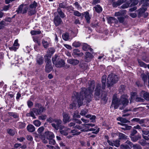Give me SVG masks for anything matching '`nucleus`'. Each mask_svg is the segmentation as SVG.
<instances>
[{"mask_svg":"<svg viewBox=\"0 0 149 149\" xmlns=\"http://www.w3.org/2000/svg\"><path fill=\"white\" fill-rule=\"evenodd\" d=\"M89 87L88 89L85 88H82L79 95L78 93L74 92L72 96V100L74 101L75 99L77 100L79 107L82 105L83 101L84 100V96L85 99L88 102L91 100L93 96L92 92L94 88L95 81H92L89 82Z\"/></svg>","mask_w":149,"mask_h":149,"instance_id":"nucleus-1","label":"nucleus"},{"mask_svg":"<svg viewBox=\"0 0 149 149\" xmlns=\"http://www.w3.org/2000/svg\"><path fill=\"white\" fill-rule=\"evenodd\" d=\"M129 103L127 96L125 95H122L120 99L118 98L115 95H113L112 104L111 107H114L115 109H117L120 105L123 106L120 108V109H122L124 108Z\"/></svg>","mask_w":149,"mask_h":149,"instance_id":"nucleus-2","label":"nucleus"},{"mask_svg":"<svg viewBox=\"0 0 149 149\" xmlns=\"http://www.w3.org/2000/svg\"><path fill=\"white\" fill-rule=\"evenodd\" d=\"M45 108L42 106L40 104L36 103L35 104V108L32 109V111H31L29 113L27 114V116L30 115V116L33 118H36L34 113L36 115H40L45 110Z\"/></svg>","mask_w":149,"mask_h":149,"instance_id":"nucleus-3","label":"nucleus"},{"mask_svg":"<svg viewBox=\"0 0 149 149\" xmlns=\"http://www.w3.org/2000/svg\"><path fill=\"white\" fill-rule=\"evenodd\" d=\"M107 76L106 75H103L102 78V87L101 89V85L98 84L95 90L94 94L96 100H98L100 98V92L103 89H104L105 88V83L106 82Z\"/></svg>","mask_w":149,"mask_h":149,"instance_id":"nucleus-4","label":"nucleus"},{"mask_svg":"<svg viewBox=\"0 0 149 149\" xmlns=\"http://www.w3.org/2000/svg\"><path fill=\"white\" fill-rule=\"evenodd\" d=\"M118 80V78L117 75L113 74H109L107 78V86L109 87L113 85L117 82Z\"/></svg>","mask_w":149,"mask_h":149,"instance_id":"nucleus-5","label":"nucleus"},{"mask_svg":"<svg viewBox=\"0 0 149 149\" xmlns=\"http://www.w3.org/2000/svg\"><path fill=\"white\" fill-rule=\"evenodd\" d=\"M54 122L55 123H52V125L56 130H58L64 128V126L62 125V121L60 119H54Z\"/></svg>","mask_w":149,"mask_h":149,"instance_id":"nucleus-6","label":"nucleus"},{"mask_svg":"<svg viewBox=\"0 0 149 149\" xmlns=\"http://www.w3.org/2000/svg\"><path fill=\"white\" fill-rule=\"evenodd\" d=\"M65 64L64 61L62 59H58V60L56 62L55 65L57 68H61L64 66Z\"/></svg>","mask_w":149,"mask_h":149,"instance_id":"nucleus-7","label":"nucleus"},{"mask_svg":"<svg viewBox=\"0 0 149 149\" xmlns=\"http://www.w3.org/2000/svg\"><path fill=\"white\" fill-rule=\"evenodd\" d=\"M93 58V55L89 52H86L85 53V61L86 62H89Z\"/></svg>","mask_w":149,"mask_h":149,"instance_id":"nucleus-8","label":"nucleus"},{"mask_svg":"<svg viewBox=\"0 0 149 149\" xmlns=\"http://www.w3.org/2000/svg\"><path fill=\"white\" fill-rule=\"evenodd\" d=\"M83 127H84V129L81 130V132H85L90 131V127H93L94 126V124H84L82 125Z\"/></svg>","mask_w":149,"mask_h":149,"instance_id":"nucleus-9","label":"nucleus"},{"mask_svg":"<svg viewBox=\"0 0 149 149\" xmlns=\"http://www.w3.org/2000/svg\"><path fill=\"white\" fill-rule=\"evenodd\" d=\"M63 120L65 124L70 120V116L66 113L63 112Z\"/></svg>","mask_w":149,"mask_h":149,"instance_id":"nucleus-10","label":"nucleus"},{"mask_svg":"<svg viewBox=\"0 0 149 149\" xmlns=\"http://www.w3.org/2000/svg\"><path fill=\"white\" fill-rule=\"evenodd\" d=\"M140 95L143 97L145 100L149 101V93L144 91H142L140 92Z\"/></svg>","mask_w":149,"mask_h":149,"instance_id":"nucleus-11","label":"nucleus"},{"mask_svg":"<svg viewBox=\"0 0 149 149\" xmlns=\"http://www.w3.org/2000/svg\"><path fill=\"white\" fill-rule=\"evenodd\" d=\"M72 54L74 56H81L84 54L82 52H80L78 49H76L73 50Z\"/></svg>","mask_w":149,"mask_h":149,"instance_id":"nucleus-12","label":"nucleus"},{"mask_svg":"<svg viewBox=\"0 0 149 149\" xmlns=\"http://www.w3.org/2000/svg\"><path fill=\"white\" fill-rule=\"evenodd\" d=\"M60 133L65 136H67L68 135V133L67 131L70 129L68 127H65L64 126L63 128L61 129H60Z\"/></svg>","mask_w":149,"mask_h":149,"instance_id":"nucleus-13","label":"nucleus"},{"mask_svg":"<svg viewBox=\"0 0 149 149\" xmlns=\"http://www.w3.org/2000/svg\"><path fill=\"white\" fill-rule=\"evenodd\" d=\"M119 142L120 141L118 140L113 141V143L110 141L109 140L108 141V143L110 145L112 146H115L117 147H119L120 145V144Z\"/></svg>","mask_w":149,"mask_h":149,"instance_id":"nucleus-14","label":"nucleus"},{"mask_svg":"<svg viewBox=\"0 0 149 149\" xmlns=\"http://www.w3.org/2000/svg\"><path fill=\"white\" fill-rule=\"evenodd\" d=\"M62 21L61 19L58 16L55 17L54 20V22L56 26H58L60 24Z\"/></svg>","mask_w":149,"mask_h":149,"instance_id":"nucleus-15","label":"nucleus"},{"mask_svg":"<svg viewBox=\"0 0 149 149\" xmlns=\"http://www.w3.org/2000/svg\"><path fill=\"white\" fill-rule=\"evenodd\" d=\"M107 22L109 24H111L112 23H114L117 24L118 22L117 20L113 17H110L107 18Z\"/></svg>","mask_w":149,"mask_h":149,"instance_id":"nucleus-16","label":"nucleus"},{"mask_svg":"<svg viewBox=\"0 0 149 149\" xmlns=\"http://www.w3.org/2000/svg\"><path fill=\"white\" fill-rule=\"evenodd\" d=\"M68 62L70 64L74 65H75L78 64L79 63V61L77 59H74L73 58L69 59L68 60Z\"/></svg>","mask_w":149,"mask_h":149,"instance_id":"nucleus-17","label":"nucleus"},{"mask_svg":"<svg viewBox=\"0 0 149 149\" xmlns=\"http://www.w3.org/2000/svg\"><path fill=\"white\" fill-rule=\"evenodd\" d=\"M85 18L86 21L87 22L89 23H90V20L91 18V16L90 15L89 13L86 11L84 13Z\"/></svg>","mask_w":149,"mask_h":149,"instance_id":"nucleus-18","label":"nucleus"},{"mask_svg":"<svg viewBox=\"0 0 149 149\" xmlns=\"http://www.w3.org/2000/svg\"><path fill=\"white\" fill-rule=\"evenodd\" d=\"M82 48L84 51L89 50L91 52H92L93 51V49L90 48L89 46L86 43H84L83 45Z\"/></svg>","mask_w":149,"mask_h":149,"instance_id":"nucleus-19","label":"nucleus"},{"mask_svg":"<svg viewBox=\"0 0 149 149\" xmlns=\"http://www.w3.org/2000/svg\"><path fill=\"white\" fill-rule=\"evenodd\" d=\"M43 57L41 56H38L36 58V63L39 65H41L43 63Z\"/></svg>","mask_w":149,"mask_h":149,"instance_id":"nucleus-20","label":"nucleus"},{"mask_svg":"<svg viewBox=\"0 0 149 149\" xmlns=\"http://www.w3.org/2000/svg\"><path fill=\"white\" fill-rule=\"evenodd\" d=\"M131 140L133 142H136L141 138V136L139 135L136 136H131L130 137Z\"/></svg>","mask_w":149,"mask_h":149,"instance_id":"nucleus-21","label":"nucleus"},{"mask_svg":"<svg viewBox=\"0 0 149 149\" xmlns=\"http://www.w3.org/2000/svg\"><path fill=\"white\" fill-rule=\"evenodd\" d=\"M149 72H147L146 74L144 73L141 74V78L142 80L143 81L144 83H146L147 82V79L148 78L147 74Z\"/></svg>","mask_w":149,"mask_h":149,"instance_id":"nucleus-22","label":"nucleus"},{"mask_svg":"<svg viewBox=\"0 0 149 149\" xmlns=\"http://www.w3.org/2000/svg\"><path fill=\"white\" fill-rule=\"evenodd\" d=\"M95 11L97 13H101L102 10V7L99 5H97L93 7Z\"/></svg>","mask_w":149,"mask_h":149,"instance_id":"nucleus-23","label":"nucleus"},{"mask_svg":"<svg viewBox=\"0 0 149 149\" xmlns=\"http://www.w3.org/2000/svg\"><path fill=\"white\" fill-rule=\"evenodd\" d=\"M28 10V14L31 16L35 14L36 12V9L33 8H29Z\"/></svg>","mask_w":149,"mask_h":149,"instance_id":"nucleus-24","label":"nucleus"},{"mask_svg":"<svg viewBox=\"0 0 149 149\" xmlns=\"http://www.w3.org/2000/svg\"><path fill=\"white\" fill-rule=\"evenodd\" d=\"M17 127L19 129H22L25 127L26 124L24 122H19L16 124Z\"/></svg>","mask_w":149,"mask_h":149,"instance_id":"nucleus-25","label":"nucleus"},{"mask_svg":"<svg viewBox=\"0 0 149 149\" xmlns=\"http://www.w3.org/2000/svg\"><path fill=\"white\" fill-rule=\"evenodd\" d=\"M125 1V0H118L117 2H114L113 3V7H117L122 4Z\"/></svg>","mask_w":149,"mask_h":149,"instance_id":"nucleus-26","label":"nucleus"},{"mask_svg":"<svg viewBox=\"0 0 149 149\" xmlns=\"http://www.w3.org/2000/svg\"><path fill=\"white\" fill-rule=\"evenodd\" d=\"M27 130L30 132H33L35 131V127L32 125H29L27 127Z\"/></svg>","mask_w":149,"mask_h":149,"instance_id":"nucleus-27","label":"nucleus"},{"mask_svg":"<svg viewBox=\"0 0 149 149\" xmlns=\"http://www.w3.org/2000/svg\"><path fill=\"white\" fill-rule=\"evenodd\" d=\"M57 10V12L60 16L62 18H64L65 16V15L62 11L61 9L60 8H58Z\"/></svg>","mask_w":149,"mask_h":149,"instance_id":"nucleus-28","label":"nucleus"},{"mask_svg":"<svg viewBox=\"0 0 149 149\" xmlns=\"http://www.w3.org/2000/svg\"><path fill=\"white\" fill-rule=\"evenodd\" d=\"M52 65H46L45 67V71L47 73L50 72L52 70Z\"/></svg>","mask_w":149,"mask_h":149,"instance_id":"nucleus-29","label":"nucleus"},{"mask_svg":"<svg viewBox=\"0 0 149 149\" xmlns=\"http://www.w3.org/2000/svg\"><path fill=\"white\" fill-rule=\"evenodd\" d=\"M146 9L145 8H141L138 10V12L139 14V17L143 15V14L145 13V11L146 10Z\"/></svg>","mask_w":149,"mask_h":149,"instance_id":"nucleus-30","label":"nucleus"},{"mask_svg":"<svg viewBox=\"0 0 149 149\" xmlns=\"http://www.w3.org/2000/svg\"><path fill=\"white\" fill-rule=\"evenodd\" d=\"M62 38L65 41L68 40L69 39V34L68 33H63L62 35Z\"/></svg>","mask_w":149,"mask_h":149,"instance_id":"nucleus-31","label":"nucleus"},{"mask_svg":"<svg viewBox=\"0 0 149 149\" xmlns=\"http://www.w3.org/2000/svg\"><path fill=\"white\" fill-rule=\"evenodd\" d=\"M117 120L118 121H120L121 123H126L130 122V121L125 118L122 117H118L117 118Z\"/></svg>","mask_w":149,"mask_h":149,"instance_id":"nucleus-32","label":"nucleus"},{"mask_svg":"<svg viewBox=\"0 0 149 149\" xmlns=\"http://www.w3.org/2000/svg\"><path fill=\"white\" fill-rule=\"evenodd\" d=\"M58 6L59 8L66 9L67 8V6L66 4V2H63L59 4Z\"/></svg>","mask_w":149,"mask_h":149,"instance_id":"nucleus-33","label":"nucleus"},{"mask_svg":"<svg viewBox=\"0 0 149 149\" xmlns=\"http://www.w3.org/2000/svg\"><path fill=\"white\" fill-rule=\"evenodd\" d=\"M118 124L122 125H124V127H123L122 128V129H123L124 130H130L132 127L131 126H128L124 124L123 123H121L119 122H118Z\"/></svg>","mask_w":149,"mask_h":149,"instance_id":"nucleus-34","label":"nucleus"},{"mask_svg":"<svg viewBox=\"0 0 149 149\" xmlns=\"http://www.w3.org/2000/svg\"><path fill=\"white\" fill-rule=\"evenodd\" d=\"M37 6V3L35 1H34L33 2L31 3L29 6V8L36 9Z\"/></svg>","mask_w":149,"mask_h":149,"instance_id":"nucleus-35","label":"nucleus"},{"mask_svg":"<svg viewBox=\"0 0 149 149\" xmlns=\"http://www.w3.org/2000/svg\"><path fill=\"white\" fill-rule=\"evenodd\" d=\"M47 134V137L49 139L54 138L55 136L53 132H48L46 133Z\"/></svg>","mask_w":149,"mask_h":149,"instance_id":"nucleus-36","label":"nucleus"},{"mask_svg":"<svg viewBox=\"0 0 149 149\" xmlns=\"http://www.w3.org/2000/svg\"><path fill=\"white\" fill-rule=\"evenodd\" d=\"M81 132H78L76 129H74L72 130L70 133L72 134L73 135H79Z\"/></svg>","mask_w":149,"mask_h":149,"instance_id":"nucleus-37","label":"nucleus"},{"mask_svg":"<svg viewBox=\"0 0 149 149\" xmlns=\"http://www.w3.org/2000/svg\"><path fill=\"white\" fill-rule=\"evenodd\" d=\"M90 131H93V133L94 134H97L99 131V129L98 128H91L89 130Z\"/></svg>","mask_w":149,"mask_h":149,"instance_id":"nucleus-38","label":"nucleus"},{"mask_svg":"<svg viewBox=\"0 0 149 149\" xmlns=\"http://www.w3.org/2000/svg\"><path fill=\"white\" fill-rule=\"evenodd\" d=\"M138 63L141 67L146 68V64L139 59L138 60Z\"/></svg>","mask_w":149,"mask_h":149,"instance_id":"nucleus-39","label":"nucleus"},{"mask_svg":"<svg viewBox=\"0 0 149 149\" xmlns=\"http://www.w3.org/2000/svg\"><path fill=\"white\" fill-rule=\"evenodd\" d=\"M119 136L120 139H127V136L122 133H119Z\"/></svg>","mask_w":149,"mask_h":149,"instance_id":"nucleus-40","label":"nucleus"},{"mask_svg":"<svg viewBox=\"0 0 149 149\" xmlns=\"http://www.w3.org/2000/svg\"><path fill=\"white\" fill-rule=\"evenodd\" d=\"M8 114L10 116H12L15 118H18L19 116L17 113H16L9 112Z\"/></svg>","mask_w":149,"mask_h":149,"instance_id":"nucleus-41","label":"nucleus"},{"mask_svg":"<svg viewBox=\"0 0 149 149\" xmlns=\"http://www.w3.org/2000/svg\"><path fill=\"white\" fill-rule=\"evenodd\" d=\"M58 59H60L58 55H55L52 58V61L53 63L55 65L56 62L58 60Z\"/></svg>","mask_w":149,"mask_h":149,"instance_id":"nucleus-42","label":"nucleus"},{"mask_svg":"<svg viewBox=\"0 0 149 149\" xmlns=\"http://www.w3.org/2000/svg\"><path fill=\"white\" fill-rule=\"evenodd\" d=\"M86 118H89L93 122H94L95 121V119L96 118V116H92L91 115H88L86 116Z\"/></svg>","mask_w":149,"mask_h":149,"instance_id":"nucleus-43","label":"nucleus"},{"mask_svg":"<svg viewBox=\"0 0 149 149\" xmlns=\"http://www.w3.org/2000/svg\"><path fill=\"white\" fill-rule=\"evenodd\" d=\"M81 45V43L79 41H74L72 44V45L75 47H79Z\"/></svg>","mask_w":149,"mask_h":149,"instance_id":"nucleus-44","label":"nucleus"},{"mask_svg":"<svg viewBox=\"0 0 149 149\" xmlns=\"http://www.w3.org/2000/svg\"><path fill=\"white\" fill-rule=\"evenodd\" d=\"M41 32L40 31H31V33L32 35L39 34L41 33Z\"/></svg>","mask_w":149,"mask_h":149,"instance_id":"nucleus-45","label":"nucleus"},{"mask_svg":"<svg viewBox=\"0 0 149 149\" xmlns=\"http://www.w3.org/2000/svg\"><path fill=\"white\" fill-rule=\"evenodd\" d=\"M120 149H130L129 146L127 145L122 144L120 146Z\"/></svg>","mask_w":149,"mask_h":149,"instance_id":"nucleus-46","label":"nucleus"},{"mask_svg":"<svg viewBox=\"0 0 149 149\" xmlns=\"http://www.w3.org/2000/svg\"><path fill=\"white\" fill-rule=\"evenodd\" d=\"M23 7V5H20L18 8V10L16 11L18 13H22V12Z\"/></svg>","mask_w":149,"mask_h":149,"instance_id":"nucleus-47","label":"nucleus"},{"mask_svg":"<svg viewBox=\"0 0 149 149\" xmlns=\"http://www.w3.org/2000/svg\"><path fill=\"white\" fill-rule=\"evenodd\" d=\"M131 2L132 3L130 6H135L138 3V0H130Z\"/></svg>","mask_w":149,"mask_h":149,"instance_id":"nucleus-48","label":"nucleus"},{"mask_svg":"<svg viewBox=\"0 0 149 149\" xmlns=\"http://www.w3.org/2000/svg\"><path fill=\"white\" fill-rule=\"evenodd\" d=\"M34 124L36 126L39 127L41 125V122L38 120H36L33 122Z\"/></svg>","mask_w":149,"mask_h":149,"instance_id":"nucleus-49","label":"nucleus"},{"mask_svg":"<svg viewBox=\"0 0 149 149\" xmlns=\"http://www.w3.org/2000/svg\"><path fill=\"white\" fill-rule=\"evenodd\" d=\"M42 43L43 46L45 48H47L49 45V43L47 41L45 40H43L42 41Z\"/></svg>","mask_w":149,"mask_h":149,"instance_id":"nucleus-50","label":"nucleus"},{"mask_svg":"<svg viewBox=\"0 0 149 149\" xmlns=\"http://www.w3.org/2000/svg\"><path fill=\"white\" fill-rule=\"evenodd\" d=\"M69 107L70 109H75L76 108V104L74 102H73L70 105Z\"/></svg>","mask_w":149,"mask_h":149,"instance_id":"nucleus-51","label":"nucleus"},{"mask_svg":"<svg viewBox=\"0 0 149 149\" xmlns=\"http://www.w3.org/2000/svg\"><path fill=\"white\" fill-rule=\"evenodd\" d=\"M88 111L87 109H84L81 110L80 113V114L82 116L85 115L88 112Z\"/></svg>","mask_w":149,"mask_h":149,"instance_id":"nucleus-52","label":"nucleus"},{"mask_svg":"<svg viewBox=\"0 0 149 149\" xmlns=\"http://www.w3.org/2000/svg\"><path fill=\"white\" fill-rule=\"evenodd\" d=\"M49 139V143L50 144L54 145L56 144V141L54 139Z\"/></svg>","mask_w":149,"mask_h":149,"instance_id":"nucleus-53","label":"nucleus"},{"mask_svg":"<svg viewBox=\"0 0 149 149\" xmlns=\"http://www.w3.org/2000/svg\"><path fill=\"white\" fill-rule=\"evenodd\" d=\"M74 15L78 17H80L81 15V14L78 11L74 10L73 12Z\"/></svg>","mask_w":149,"mask_h":149,"instance_id":"nucleus-54","label":"nucleus"},{"mask_svg":"<svg viewBox=\"0 0 149 149\" xmlns=\"http://www.w3.org/2000/svg\"><path fill=\"white\" fill-rule=\"evenodd\" d=\"M47 118V116L45 115H43L39 116L38 119L39 120H45Z\"/></svg>","mask_w":149,"mask_h":149,"instance_id":"nucleus-55","label":"nucleus"},{"mask_svg":"<svg viewBox=\"0 0 149 149\" xmlns=\"http://www.w3.org/2000/svg\"><path fill=\"white\" fill-rule=\"evenodd\" d=\"M7 132L11 136H13L15 134L13 131L11 129H8L7 130Z\"/></svg>","mask_w":149,"mask_h":149,"instance_id":"nucleus-56","label":"nucleus"},{"mask_svg":"<svg viewBox=\"0 0 149 149\" xmlns=\"http://www.w3.org/2000/svg\"><path fill=\"white\" fill-rule=\"evenodd\" d=\"M130 5L129 3H127L125 4H123L121 6V7L123 8H126L129 6Z\"/></svg>","mask_w":149,"mask_h":149,"instance_id":"nucleus-57","label":"nucleus"},{"mask_svg":"<svg viewBox=\"0 0 149 149\" xmlns=\"http://www.w3.org/2000/svg\"><path fill=\"white\" fill-rule=\"evenodd\" d=\"M133 147L134 149H142L141 146L138 144L134 145Z\"/></svg>","mask_w":149,"mask_h":149,"instance_id":"nucleus-58","label":"nucleus"},{"mask_svg":"<svg viewBox=\"0 0 149 149\" xmlns=\"http://www.w3.org/2000/svg\"><path fill=\"white\" fill-rule=\"evenodd\" d=\"M9 7L10 5L5 6L3 7V9L1 10V11H6L9 10Z\"/></svg>","mask_w":149,"mask_h":149,"instance_id":"nucleus-59","label":"nucleus"},{"mask_svg":"<svg viewBox=\"0 0 149 149\" xmlns=\"http://www.w3.org/2000/svg\"><path fill=\"white\" fill-rule=\"evenodd\" d=\"M73 4L78 10L79 9L81 8L80 5L77 2H75Z\"/></svg>","mask_w":149,"mask_h":149,"instance_id":"nucleus-60","label":"nucleus"},{"mask_svg":"<svg viewBox=\"0 0 149 149\" xmlns=\"http://www.w3.org/2000/svg\"><path fill=\"white\" fill-rule=\"evenodd\" d=\"M44 128L43 126L40 127L38 130V132L39 133H41L44 130Z\"/></svg>","mask_w":149,"mask_h":149,"instance_id":"nucleus-61","label":"nucleus"},{"mask_svg":"<svg viewBox=\"0 0 149 149\" xmlns=\"http://www.w3.org/2000/svg\"><path fill=\"white\" fill-rule=\"evenodd\" d=\"M27 105L29 107H31L33 104V103L30 100H29L27 102Z\"/></svg>","mask_w":149,"mask_h":149,"instance_id":"nucleus-62","label":"nucleus"},{"mask_svg":"<svg viewBox=\"0 0 149 149\" xmlns=\"http://www.w3.org/2000/svg\"><path fill=\"white\" fill-rule=\"evenodd\" d=\"M83 125H82L81 126H80L79 125H76L74 127L75 129H77L79 130H82L83 129V128H84V127H83Z\"/></svg>","mask_w":149,"mask_h":149,"instance_id":"nucleus-63","label":"nucleus"},{"mask_svg":"<svg viewBox=\"0 0 149 149\" xmlns=\"http://www.w3.org/2000/svg\"><path fill=\"white\" fill-rule=\"evenodd\" d=\"M118 19L120 23H123L124 21V18L122 17H118Z\"/></svg>","mask_w":149,"mask_h":149,"instance_id":"nucleus-64","label":"nucleus"}]
</instances>
